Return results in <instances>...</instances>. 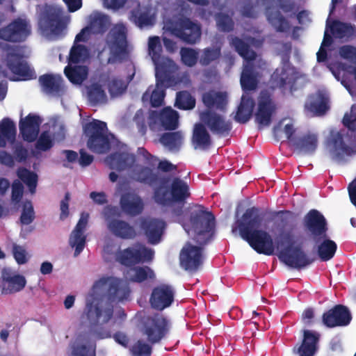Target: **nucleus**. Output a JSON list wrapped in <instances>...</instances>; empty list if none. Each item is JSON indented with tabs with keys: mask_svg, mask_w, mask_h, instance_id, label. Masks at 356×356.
I'll return each instance as SVG.
<instances>
[{
	"mask_svg": "<svg viewBox=\"0 0 356 356\" xmlns=\"http://www.w3.org/2000/svg\"><path fill=\"white\" fill-rule=\"evenodd\" d=\"M262 228L261 220L253 217V209L247 210L238 222L241 237L258 253L272 255L277 250L279 259L293 268L305 267L311 263L300 248L290 246L292 241L291 231L283 229L277 236L275 245L270 235Z\"/></svg>",
	"mask_w": 356,
	"mask_h": 356,
	"instance_id": "nucleus-1",
	"label": "nucleus"
},
{
	"mask_svg": "<svg viewBox=\"0 0 356 356\" xmlns=\"http://www.w3.org/2000/svg\"><path fill=\"white\" fill-rule=\"evenodd\" d=\"M129 294L127 284L118 278L103 277L94 284L86 298V315L90 323L97 326L94 331L95 339L111 337V330L102 327L113 316L108 300L122 301Z\"/></svg>",
	"mask_w": 356,
	"mask_h": 356,
	"instance_id": "nucleus-2",
	"label": "nucleus"
},
{
	"mask_svg": "<svg viewBox=\"0 0 356 356\" xmlns=\"http://www.w3.org/2000/svg\"><path fill=\"white\" fill-rule=\"evenodd\" d=\"M177 220L182 225L186 232L199 243V245H195L188 242L180 252L181 266L188 270H195L203 261L200 245L207 243L213 235L214 218L211 213L197 209L184 220L179 218Z\"/></svg>",
	"mask_w": 356,
	"mask_h": 356,
	"instance_id": "nucleus-3",
	"label": "nucleus"
},
{
	"mask_svg": "<svg viewBox=\"0 0 356 356\" xmlns=\"http://www.w3.org/2000/svg\"><path fill=\"white\" fill-rule=\"evenodd\" d=\"M231 43L245 60L241 76V85L244 94L241 97V104L235 115L236 121L244 123L250 118L254 106V101L249 97L248 92L254 90L257 84V74L252 63L256 55L253 51L249 49V46L257 47L261 44V41L255 40L254 38H247L244 42L234 38L232 40Z\"/></svg>",
	"mask_w": 356,
	"mask_h": 356,
	"instance_id": "nucleus-4",
	"label": "nucleus"
},
{
	"mask_svg": "<svg viewBox=\"0 0 356 356\" xmlns=\"http://www.w3.org/2000/svg\"><path fill=\"white\" fill-rule=\"evenodd\" d=\"M154 254L152 249L147 248L141 244H136L119 252L116 255V259L127 267L124 272L126 279L140 282L154 278V273L149 267H132V266L140 262L151 261Z\"/></svg>",
	"mask_w": 356,
	"mask_h": 356,
	"instance_id": "nucleus-5",
	"label": "nucleus"
},
{
	"mask_svg": "<svg viewBox=\"0 0 356 356\" xmlns=\"http://www.w3.org/2000/svg\"><path fill=\"white\" fill-rule=\"evenodd\" d=\"M39 27L42 34L49 40L63 35L70 17L64 15L63 10L55 6H39Z\"/></svg>",
	"mask_w": 356,
	"mask_h": 356,
	"instance_id": "nucleus-6",
	"label": "nucleus"
},
{
	"mask_svg": "<svg viewBox=\"0 0 356 356\" xmlns=\"http://www.w3.org/2000/svg\"><path fill=\"white\" fill-rule=\"evenodd\" d=\"M106 162L112 169L126 171V175L129 180L146 181L152 175L150 168L136 165L134 156L126 151L109 156Z\"/></svg>",
	"mask_w": 356,
	"mask_h": 356,
	"instance_id": "nucleus-7",
	"label": "nucleus"
},
{
	"mask_svg": "<svg viewBox=\"0 0 356 356\" xmlns=\"http://www.w3.org/2000/svg\"><path fill=\"white\" fill-rule=\"evenodd\" d=\"M339 55L341 58L350 63L348 67L341 63H332L329 60L328 67L337 80L340 81L341 84L348 90L349 93L355 95L348 81L351 78L356 80V48L345 45L340 48Z\"/></svg>",
	"mask_w": 356,
	"mask_h": 356,
	"instance_id": "nucleus-8",
	"label": "nucleus"
},
{
	"mask_svg": "<svg viewBox=\"0 0 356 356\" xmlns=\"http://www.w3.org/2000/svg\"><path fill=\"white\" fill-rule=\"evenodd\" d=\"M79 42L75 39L70 52L68 65L64 71L66 76L74 84H81L87 78L88 73L86 66L79 65L84 63L89 57L88 50L85 46L79 44Z\"/></svg>",
	"mask_w": 356,
	"mask_h": 356,
	"instance_id": "nucleus-9",
	"label": "nucleus"
},
{
	"mask_svg": "<svg viewBox=\"0 0 356 356\" xmlns=\"http://www.w3.org/2000/svg\"><path fill=\"white\" fill-rule=\"evenodd\" d=\"M163 30L165 35L169 33L188 43L197 41L201 33L199 25L182 17H175L172 19L164 17Z\"/></svg>",
	"mask_w": 356,
	"mask_h": 356,
	"instance_id": "nucleus-10",
	"label": "nucleus"
},
{
	"mask_svg": "<svg viewBox=\"0 0 356 356\" xmlns=\"http://www.w3.org/2000/svg\"><path fill=\"white\" fill-rule=\"evenodd\" d=\"M84 131L89 138L88 147L93 152L105 153L114 143L113 135L107 134L106 124L104 122L94 120L86 124Z\"/></svg>",
	"mask_w": 356,
	"mask_h": 356,
	"instance_id": "nucleus-11",
	"label": "nucleus"
},
{
	"mask_svg": "<svg viewBox=\"0 0 356 356\" xmlns=\"http://www.w3.org/2000/svg\"><path fill=\"white\" fill-rule=\"evenodd\" d=\"M24 56L19 47L7 50L8 67L12 74L6 72L4 76L12 81H26L35 78L34 71L23 60Z\"/></svg>",
	"mask_w": 356,
	"mask_h": 356,
	"instance_id": "nucleus-12",
	"label": "nucleus"
},
{
	"mask_svg": "<svg viewBox=\"0 0 356 356\" xmlns=\"http://www.w3.org/2000/svg\"><path fill=\"white\" fill-rule=\"evenodd\" d=\"M172 74L164 73L161 77L156 75V83L155 86H149L144 93L143 96V102H149L154 107L161 106L165 95V88L176 87L184 82L178 77L172 76Z\"/></svg>",
	"mask_w": 356,
	"mask_h": 356,
	"instance_id": "nucleus-13",
	"label": "nucleus"
},
{
	"mask_svg": "<svg viewBox=\"0 0 356 356\" xmlns=\"http://www.w3.org/2000/svg\"><path fill=\"white\" fill-rule=\"evenodd\" d=\"M162 46L158 36H152L148 40V54L155 66V75L158 77L164 73H175L177 66L171 59L162 56Z\"/></svg>",
	"mask_w": 356,
	"mask_h": 356,
	"instance_id": "nucleus-14",
	"label": "nucleus"
},
{
	"mask_svg": "<svg viewBox=\"0 0 356 356\" xmlns=\"http://www.w3.org/2000/svg\"><path fill=\"white\" fill-rule=\"evenodd\" d=\"M126 28L122 24H115L107 38V46L111 56L108 63L123 59L127 54Z\"/></svg>",
	"mask_w": 356,
	"mask_h": 356,
	"instance_id": "nucleus-15",
	"label": "nucleus"
},
{
	"mask_svg": "<svg viewBox=\"0 0 356 356\" xmlns=\"http://www.w3.org/2000/svg\"><path fill=\"white\" fill-rule=\"evenodd\" d=\"M329 32L336 38H348L355 33V29L348 24L334 21L331 24L330 18L327 19L326 29L324 34V39L321 47L317 53V60L318 62L325 60L326 58L325 47L331 43V37Z\"/></svg>",
	"mask_w": 356,
	"mask_h": 356,
	"instance_id": "nucleus-16",
	"label": "nucleus"
},
{
	"mask_svg": "<svg viewBox=\"0 0 356 356\" xmlns=\"http://www.w3.org/2000/svg\"><path fill=\"white\" fill-rule=\"evenodd\" d=\"M170 322L162 315L156 314L143 318L140 330L152 343L160 341L168 332Z\"/></svg>",
	"mask_w": 356,
	"mask_h": 356,
	"instance_id": "nucleus-17",
	"label": "nucleus"
},
{
	"mask_svg": "<svg viewBox=\"0 0 356 356\" xmlns=\"http://www.w3.org/2000/svg\"><path fill=\"white\" fill-rule=\"evenodd\" d=\"M104 215L108 229L117 237L128 239L136 236V231L127 222L116 218L119 216L118 209L108 207L104 209Z\"/></svg>",
	"mask_w": 356,
	"mask_h": 356,
	"instance_id": "nucleus-18",
	"label": "nucleus"
},
{
	"mask_svg": "<svg viewBox=\"0 0 356 356\" xmlns=\"http://www.w3.org/2000/svg\"><path fill=\"white\" fill-rule=\"evenodd\" d=\"M189 196L187 184L181 180L175 179L172 188L168 191L164 187L159 188L155 193V200L161 204H170L172 202H182Z\"/></svg>",
	"mask_w": 356,
	"mask_h": 356,
	"instance_id": "nucleus-19",
	"label": "nucleus"
},
{
	"mask_svg": "<svg viewBox=\"0 0 356 356\" xmlns=\"http://www.w3.org/2000/svg\"><path fill=\"white\" fill-rule=\"evenodd\" d=\"M179 115L177 111L170 107L165 108L160 113L152 111L149 116V126L152 130L175 129L179 124Z\"/></svg>",
	"mask_w": 356,
	"mask_h": 356,
	"instance_id": "nucleus-20",
	"label": "nucleus"
},
{
	"mask_svg": "<svg viewBox=\"0 0 356 356\" xmlns=\"http://www.w3.org/2000/svg\"><path fill=\"white\" fill-rule=\"evenodd\" d=\"M31 33V26L25 19L19 18L0 29V38L13 42L24 40Z\"/></svg>",
	"mask_w": 356,
	"mask_h": 356,
	"instance_id": "nucleus-21",
	"label": "nucleus"
},
{
	"mask_svg": "<svg viewBox=\"0 0 356 356\" xmlns=\"http://www.w3.org/2000/svg\"><path fill=\"white\" fill-rule=\"evenodd\" d=\"M327 151L332 159L341 161L356 153V143L354 149L348 147L343 142L342 134L337 130H332L327 143Z\"/></svg>",
	"mask_w": 356,
	"mask_h": 356,
	"instance_id": "nucleus-22",
	"label": "nucleus"
},
{
	"mask_svg": "<svg viewBox=\"0 0 356 356\" xmlns=\"http://www.w3.org/2000/svg\"><path fill=\"white\" fill-rule=\"evenodd\" d=\"M300 79L288 62L283 63L282 66L277 68L272 75V81L275 86L291 91L295 88L293 83Z\"/></svg>",
	"mask_w": 356,
	"mask_h": 356,
	"instance_id": "nucleus-23",
	"label": "nucleus"
},
{
	"mask_svg": "<svg viewBox=\"0 0 356 356\" xmlns=\"http://www.w3.org/2000/svg\"><path fill=\"white\" fill-rule=\"evenodd\" d=\"M88 25L76 35V41H86L90 33H99L104 32L110 24L108 16L99 12L92 13L88 19Z\"/></svg>",
	"mask_w": 356,
	"mask_h": 356,
	"instance_id": "nucleus-24",
	"label": "nucleus"
},
{
	"mask_svg": "<svg viewBox=\"0 0 356 356\" xmlns=\"http://www.w3.org/2000/svg\"><path fill=\"white\" fill-rule=\"evenodd\" d=\"M89 214L82 213L76 227L72 232L70 238V245L74 249V256H78L83 250L86 245L85 231L88 222Z\"/></svg>",
	"mask_w": 356,
	"mask_h": 356,
	"instance_id": "nucleus-25",
	"label": "nucleus"
},
{
	"mask_svg": "<svg viewBox=\"0 0 356 356\" xmlns=\"http://www.w3.org/2000/svg\"><path fill=\"white\" fill-rule=\"evenodd\" d=\"M106 87V73L95 78L86 88L87 97L92 104H104L108 101V96L105 90Z\"/></svg>",
	"mask_w": 356,
	"mask_h": 356,
	"instance_id": "nucleus-26",
	"label": "nucleus"
},
{
	"mask_svg": "<svg viewBox=\"0 0 356 356\" xmlns=\"http://www.w3.org/2000/svg\"><path fill=\"white\" fill-rule=\"evenodd\" d=\"M174 300V291L170 286L162 284L154 289L149 300L152 307L163 310L170 306Z\"/></svg>",
	"mask_w": 356,
	"mask_h": 356,
	"instance_id": "nucleus-27",
	"label": "nucleus"
},
{
	"mask_svg": "<svg viewBox=\"0 0 356 356\" xmlns=\"http://www.w3.org/2000/svg\"><path fill=\"white\" fill-rule=\"evenodd\" d=\"M2 292L13 293L22 290L26 284L25 277L12 270L4 268L2 271Z\"/></svg>",
	"mask_w": 356,
	"mask_h": 356,
	"instance_id": "nucleus-28",
	"label": "nucleus"
},
{
	"mask_svg": "<svg viewBox=\"0 0 356 356\" xmlns=\"http://www.w3.org/2000/svg\"><path fill=\"white\" fill-rule=\"evenodd\" d=\"M275 107L266 92H262L260 95L258 108L255 113L257 122L261 126H268L271 122V118Z\"/></svg>",
	"mask_w": 356,
	"mask_h": 356,
	"instance_id": "nucleus-29",
	"label": "nucleus"
},
{
	"mask_svg": "<svg viewBox=\"0 0 356 356\" xmlns=\"http://www.w3.org/2000/svg\"><path fill=\"white\" fill-rule=\"evenodd\" d=\"M351 316L348 309L341 305H337L332 309L324 314L323 321L327 327L343 326L348 325Z\"/></svg>",
	"mask_w": 356,
	"mask_h": 356,
	"instance_id": "nucleus-30",
	"label": "nucleus"
},
{
	"mask_svg": "<svg viewBox=\"0 0 356 356\" xmlns=\"http://www.w3.org/2000/svg\"><path fill=\"white\" fill-rule=\"evenodd\" d=\"M41 122L40 117L33 114H29L25 118L21 119L19 130L23 138L29 142L33 141L38 135Z\"/></svg>",
	"mask_w": 356,
	"mask_h": 356,
	"instance_id": "nucleus-31",
	"label": "nucleus"
},
{
	"mask_svg": "<svg viewBox=\"0 0 356 356\" xmlns=\"http://www.w3.org/2000/svg\"><path fill=\"white\" fill-rule=\"evenodd\" d=\"M305 222L314 239H316L317 237L324 238L325 236V220L318 211H309L305 217Z\"/></svg>",
	"mask_w": 356,
	"mask_h": 356,
	"instance_id": "nucleus-32",
	"label": "nucleus"
},
{
	"mask_svg": "<svg viewBox=\"0 0 356 356\" xmlns=\"http://www.w3.org/2000/svg\"><path fill=\"white\" fill-rule=\"evenodd\" d=\"M141 227L149 242L152 244H156L161 240L165 223L159 219H147L143 222Z\"/></svg>",
	"mask_w": 356,
	"mask_h": 356,
	"instance_id": "nucleus-33",
	"label": "nucleus"
},
{
	"mask_svg": "<svg viewBox=\"0 0 356 356\" xmlns=\"http://www.w3.org/2000/svg\"><path fill=\"white\" fill-rule=\"evenodd\" d=\"M306 110L313 115H322L329 108L328 97L325 92H319L310 96L306 104Z\"/></svg>",
	"mask_w": 356,
	"mask_h": 356,
	"instance_id": "nucleus-34",
	"label": "nucleus"
},
{
	"mask_svg": "<svg viewBox=\"0 0 356 356\" xmlns=\"http://www.w3.org/2000/svg\"><path fill=\"white\" fill-rule=\"evenodd\" d=\"M200 119L213 133L221 134L230 129L229 124L221 115L215 113H203L200 115Z\"/></svg>",
	"mask_w": 356,
	"mask_h": 356,
	"instance_id": "nucleus-35",
	"label": "nucleus"
},
{
	"mask_svg": "<svg viewBox=\"0 0 356 356\" xmlns=\"http://www.w3.org/2000/svg\"><path fill=\"white\" fill-rule=\"evenodd\" d=\"M318 334L313 331L305 330L302 345L298 349L299 356H314L317 350Z\"/></svg>",
	"mask_w": 356,
	"mask_h": 356,
	"instance_id": "nucleus-36",
	"label": "nucleus"
},
{
	"mask_svg": "<svg viewBox=\"0 0 356 356\" xmlns=\"http://www.w3.org/2000/svg\"><path fill=\"white\" fill-rule=\"evenodd\" d=\"M53 133L49 131H44L40 135L37 147L41 150H47L51 147L54 140H61L64 137V129L62 125L59 124L53 127Z\"/></svg>",
	"mask_w": 356,
	"mask_h": 356,
	"instance_id": "nucleus-37",
	"label": "nucleus"
},
{
	"mask_svg": "<svg viewBox=\"0 0 356 356\" xmlns=\"http://www.w3.org/2000/svg\"><path fill=\"white\" fill-rule=\"evenodd\" d=\"M204 104L211 108L224 109L228 103L225 92L211 90L203 95Z\"/></svg>",
	"mask_w": 356,
	"mask_h": 356,
	"instance_id": "nucleus-38",
	"label": "nucleus"
},
{
	"mask_svg": "<svg viewBox=\"0 0 356 356\" xmlns=\"http://www.w3.org/2000/svg\"><path fill=\"white\" fill-rule=\"evenodd\" d=\"M39 81L44 91L47 93L60 95L63 90V81L60 75H43L40 77Z\"/></svg>",
	"mask_w": 356,
	"mask_h": 356,
	"instance_id": "nucleus-39",
	"label": "nucleus"
},
{
	"mask_svg": "<svg viewBox=\"0 0 356 356\" xmlns=\"http://www.w3.org/2000/svg\"><path fill=\"white\" fill-rule=\"evenodd\" d=\"M120 204L122 210L130 215L138 214L143 209V203L140 198L134 193H127L122 195Z\"/></svg>",
	"mask_w": 356,
	"mask_h": 356,
	"instance_id": "nucleus-40",
	"label": "nucleus"
},
{
	"mask_svg": "<svg viewBox=\"0 0 356 356\" xmlns=\"http://www.w3.org/2000/svg\"><path fill=\"white\" fill-rule=\"evenodd\" d=\"M106 74V88L111 97H118L124 93L129 80H124L115 75Z\"/></svg>",
	"mask_w": 356,
	"mask_h": 356,
	"instance_id": "nucleus-41",
	"label": "nucleus"
},
{
	"mask_svg": "<svg viewBox=\"0 0 356 356\" xmlns=\"http://www.w3.org/2000/svg\"><path fill=\"white\" fill-rule=\"evenodd\" d=\"M16 136V127L9 118H4L0 122V147L6 143H13Z\"/></svg>",
	"mask_w": 356,
	"mask_h": 356,
	"instance_id": "nucleus-42",
	"label": "nucleus"
},
{
	"mask_svg": "<svg viewBox=\"0 0 356 356\" xmlns=\"http://www.w3.org/2000/svg\"><path fill=\"white\" fill-rule=\"evenodd\" d=\"M296 148L304 154L314 152L318 146V136L314 132L303 134L296 143Z\"/></svg>",
	"mask_w": 356,
	"mask_h": 356,
	"instance_id": "nucleus-43",
	"label": "nucleus"
},
{
	"mask_svg": "<svg viewBox=\"0 0 356 356\" xmlns=\"http://www.w3.org/2000/svg\"><path fill=\"white\" fill-rule=\"evenodd\" d=\"M193 143L195 148L205 149L210 145V137L204 126L196 124L194 127Z\"/></svg>",
	"mask_w": 356,
	"mask_h": 356,
	"instance_id": "nucleus-44",
	"label": "nucleus"
},
{
	"mask_svg": "<svg viewBox=\"0 0 356 356\" xmlns=\"http://www.w3.org/2000/svg\"><path fill=\"white\" fill-rule=\"evenodd\" d=\"M268 22L278 31H286L289 29L288 22L282 18L280 12L275 8H269L266 11Z\"/></svg>",
	"mask_w": 356,
	"mask_h": 356,
	"instance_id": "nucleus-45",
	"label": "nucleus"
},
{
	"mask_svg": "<svg viewBox=\"0 0 356 356\" xmlns=\"http://www.w3.org/2000/svg\"><path fill=\"white\" fill-rule=\"evenodd\" d=\"M76 356H95V346L86 338H79L74 348Z\"/></svg>",
	"mask_w": 356,
	"mask_h": 356,
	"instance_id": "nucleus-46",
	"label": "nucleus"
},
{
	"mask_svg": "<svg viewBox=\"0 0 356 356\" xmlns=\"http://www.w3.org/2000/svg\"><path fill=\"white\" fill-rule=\"evenodd\" d=\"M184 135L181 131L167 133L161 138V143L170 150L177 149L182 144Z\"/></svg>",
	"mask_w": 356,
	"mask_h": 356,
	"instance_id": "nucleus-47",
	"label": "nucleus"
},
{
	"mask_svg": "<svg viewBox=\"0 0 356 356\" xmlns=\"http://www.w3.org/2000/svg\"><path fill=\"white\" fill-rule=\"evenodd\" d=\"M18 177L27 186L31 193L35 192L38 182V175L25 168H20L17 171Z\"/></svg>",
	"mask_w": 356,
	"mask_h": 356,
	"instance_id": "nucleus-48",
	"label": "nucleus"
},
{
	"mask_svg": "<svg viewBox=\"0 0 356 356\" xmlns=\"http://www.w3.org/2000/svg\"><path fill=\"white\" fill-rule=\"evenodd\" d=\"M131 19L140 28L151 26L155 22V13L149 9L139 16L133 13Z\"/></svg>",
	"mask_w": 356,
	"mask_h": 356,
	"instance_id": "nucleus-49",
	"label": "nucleus"
},
{
	"mask_svg": "<svg viewBox=\"0 0 356 356\" xmlns=\"http://www.w3.org/2000/svg\"><path fill=\"white\" fill-rule=\"evenodd\" d=\"M337 250L336 243L329 239H325L318 246V254L321 259L327 261L330 259Z\"/></svg>",
	"mask_w": 356,
	"mask_h": 356,
	"instance_id": "nucleus-50",
	"label": "nucleus"
},
{
	"mask_svg": "<svg viewBox=\"0 0 356 356\" xmlns=\"http://www.w3.org/2000/svg\"><path fill=\"white\" fill-rule=\"evenodd\" d=\"M282 132L284 133L286 138L289 139L291 138L294 132V124L292 119H282L274 129V134L276 137L280 136Z\"/></svg>",
	"mask_w": 356,
	"mask_h": 356,
	"instance_id": "nucleus-51",
	"label": "nucleus"
},
{
	"mask_svg": "<svg viewBox=\"0 0 356 356\" xmlns=\"http://www.w3.org/2000/svg\"><path fill=\"white\" fill-rule=\"evenodd\" d=\"M195 99L186 92H179L177 95L176 105L181 109H191L195 106Z\"/></svg>",
	"mask_w": 356,
	"mask_h": 356,
	"instance_id": "nucleus-52",
	"label": "nucleus"
},
{
	"mask_svg": "<svg viewBox=\"0 0 356 356\" xmlns=\"http://www.w3.org/2000/svg\"><path fill=\"white\" fill-rule=\"evenodd\" d=\"M35 218V212L32 203L26 201L22 204L20 222L22 225L31 224Z\"/></svg>",
	"mask_w": 356,
	"mask_h": 356,
	"instance_id": "nucleus-53",
	"label": "nucleus"
},
{
	"mask_svg": "<svg viewBox=\"0 0 356 356\" xmlns=\"http://www.w3.org/2000/svg\"><path fill=\"white\" fill-rule=\"evenodd\" d=\"M182 62L188 66L194 65L197 60V53L191 48H182L180 51Z\"/></svg>",
	"mask_w": 356,
	"mask_h": 356,
	"instance_id": "nucleus-54",
	"label": "nucleus"
},
{
	"mask_svg": "<svg viewBox=\"0 0 356 356\" xmlns=\"http://www.w3.org/2000/svg\"><path fill=\"white\" fill-rule=\"evenodd\" d=\"M14 258L18 264H24L28 261L30 256L25 248L18 245H14L13 248Z\"/></svg>",
	"mask_w": 356,
	"mask_h": 356,
	"instance_id": "nucleus-55",
	"label": "nucleus"
},
{
	"mask_svg": "<svg viewBox=\"0 0 356 356\" xmlns=\"http://www.w3.org/2000/svg\"><path fill=\"white\" fill-rule=\"evenodd\" d=\"M131 350L135 356H150L152 352L151 347L140 341L136 343Z\"/></svg>",
	"mask_w": 356,
	"mask_h": 356,
	"instance_id": "nucleus-56",
	"label": "nucleus"
},
{
	"mask_svg": "<svg viewBox=\"0 0 356 356\" xmlns=\"http://www.w3.org/2000/svg\"><path fill=\"white\" fill-rule=\"evenodd\" d=\"M343 123L348 129L356 131V106H353L350 111L345 114Z\"/></svg>",
	"mask_w": 356,
	"mask_h": 356,
	"instance_id": "nucleus-57",
	"label": "nucleus"
},
{
	"mask_svg": "<svg viewBox=\"0 0 356 356\" xmlns=\"http://www.w3.org/2000/svg\"><path fill=\"white\" fill-rule=\"evenodd\" d=\"M24 187L19 180H15L12 185L11 202L13 204H18L23 195Z\"/></svg>",
	"mask_w": 356,
	"mask_h": 356,
	"instance_id": "nucleus-58",
	"label": "nucleus"
},
{
	"mask_svg": "<svg viewBox=\"0 0 356 356\" xmlns=\"http://www.w3.org/2000/svg\"><path fill=\"white\" fill-rule=\"evenodd\" d=\"M216 22L218 29L223 31H228L233 26L232 21L228 15H218L216 16Z\"/></svg>",
	"mask_w": 356,
	"mask_h": 356,
	"instance_id": "nucleus-59",
	"label": "nucleus"
},
{
	"mask_svg": "<svg viewBox=\"0 0 356 356\" xmlns=\"http://www.w3.org/2000/svg\"><path fill=\"white\" fill-rule=\"evenodd\" d=\"M220 55V51L218 49H205L200 56V61L202 65H207L211 61L216 59Z\"/></svg>",
	"mask_w": 356,
	"mask_h": 356,
	"instance_id": "nucleus-60",
	"label": "nucleus"
},
{
	"mask_svg": "<svg viewBox=\"0 0 356 356\" xmlns=\"http://www.w3.org/2000/svg\"><path fill=\"white\" fill-rule=\"evenodd\" d=\"M134 122L136 123L138 131L141 134H144L145 132V115L143 111L139 110L136 112L134 116Z\"/></svg>",
	"mask_w": 356,
	"mask_h": 356,
	"instance_id": "nucleus-61",
	"label": "nucleus"
},
{
	"mask_svg": "<svg viewBox=\"0 0 356 356\" xmlns=\"http://www.w3.org/2000/svg\"><path fill=\"white\" fill-rule=\"evenodd\" d=\"M69 201H70V195L69 194H66L65 199L63 200L60 202V218L61 220H64L67 218L69 216Z\"/></svg>",
	"mask_w": 356,
	"mask_h": 356,
	"instance_id": "nucleus-62",
	"label": "nucleus"
},
{
	"mask_svg": "<svg viewBox=\"0 0 356 356\" xmlns=\"http://www.w3.org/2000/svg\"><path fill=\"white\" fill-rule=\"evenodd\" d=\"M125 1L126 0H103L104 7L114 10L122 7Z\"/></svg>",
	"mask_w": 356,
	"mask_h": 356,
	"instance_id": "nucleus-63",
	"label": "nucleus"
},
{
	"mask_svg": "<svg viewBox=\"0 0 356 356\" xmlns=\"http://www.w3.org/2000/svg\"><path fill=\"white\" fill-rule=\"evenodd\" d=\"M348 193L351 202L356 207V179L349 185Z\"/></svg>",
	"mask_w": 356,
	"mask_h": 356,
	"instance_id": "nucleus-64",
	"label": "nucleus"
}]
</instances>
